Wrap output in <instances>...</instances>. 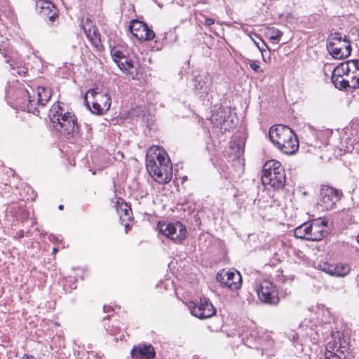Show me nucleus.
<instances>
[{"instance_id": "10", "label": "nucleus", "mask_w": 359, "mask_h": 359, "mask_svg": "<svg viewBox=\"0 0 359 359\" xmlns=\"http://www.w3.org/2000/svg\"><path fill=\"white\" fill-rule=\"evenodd\" d=\"M92 97L91 111L96 114H103L107 112L111 107V101L110 95L107 93L97 92L94 89L88 90L85 97V102L89 107L88 97Z\"/></svg>"}, {"instance_id": "2", "label": "nucleus", "mask_w": 359, "mask_h": 359, "mask_svg": "<svg viewBox=\"0 0 359 359\" xmlns=\"http://www.w3.org/2000/svg\"><path fill=\"white\" fill-rule=\"evenodd\" d=\"M49 119L53 128L65 136H74L79 133L77 117L65 109L61 102L54 103L48 113Z\"/></svg>"}, {"instance_id": "23", "label": "nucleus", "mask_w": 359, "mask_h": 359, "mask_svg": "<svg viewBox=\"0 0 359 359\" xmlns=\"http://www.w3.org/2000/svg\"><path fill=\"white\" fill-rule=\"evenodd\" d=\"M351 271V267L346 264L334 265V276L344 277Z\"/></svg>"}, {"instance_id": "11", "label": "nucleus", "mask_w": 359, "mask_h": 359, "mask_svg": "<svg viewBox=\"0 0 359 359\" xmlns=\"http://www.w3.org/2000/svg\"><path fill=\"white\" fill-rule=\"evenodd\" d=\"M216 279L222 286H226L231 290L239 289L242 283V277L238 271L220 270L216 276Z\"/></svg>"}, {"instance_id": "44", "label": "nucleus", "mask_w": 359, "mask_h": 359, "mask_svg": "<svg viewBox=\"0 0 359 359\" xmlns=\"http://www.w3.org/2000/svg\"><path fill=\"white\" fill-rule=\"evenodd\" d=\"M198 2H201V3H203V4H206L207 3V0H198L197 3Z\"/></svg>"}, {"instance_id": "42", "label": "nucleus", "mask_w": 359, "mask_h": 359, "mask_svg": "<svg viewBox=\"0 0 359 359\" xmlns=\"http://www.w3.org/2000/svg\"><path fill=\"white\" fill-rule=\"evenodd\" d=\"M243 153V149L241 147H238V152L236 153V155L237 156H240L241 154Z\"/></svg>"}, {"instance_id": "43", "label": "nucleus", "mask_w": 359, "mask_h": 359, "mask_svg": "<svg viewBox=\"0 0 359 359\" xmlns=\"http://www.w3.org/2000/svg\"><path fill=\"white\" fill-rule=\"evenodd\" d=\"M355 280H356L357 287L359 290V274L357 276Z\"/></svg>"}, {"instance_id": "8", "label": "nucleus", "mask_w": 359, "mask_h": 359, "mask_svg": "<svg viewBox=\"0 0 359 359\" xmlns=\"http://www.w3.org/2000/svg\"><path fill=\"white\" fill-rule=\"evenodd\" d=\"M157 228L162 234L172 240L177 244H181L187 236L186 226L181 222H159Z\"/></svg>"}, {"instance_id": "15", "label": "nucleus", "mask_w": 359, "mask_h": 359, "mask_svg": "<svg viewBox=\"0 0 359 359\" xmlns=\"http://www.w3.org/2000/svg\"><path fill=\"white\" fill-rule=\"evenodd\" d=\"M36 9L43 18H48L52 25L58 19L59 15L55 5L47 0H39L36 3Z\"/></svg>"}, {"instance_id": "32", "label": "nucleus", "mask_w": 359, "mask_h": 359, "mask_svg": "<svg viewBox=\"0 0 359 359\" xmlns=\"http://www.w3.org/2000/svg\"><path fill=\"white\" fill-rule=\"evenodd\" d=\"M250 67H251L252 69H253L254 72H255L257 73L262 72V70L261 69V67L259 65L257 61H250Z\"/></svg>"}, {"instance_id": "45", "label": "nucleus", "mask_w": 359, "mask_h": 359, "mask_svg": "<svg viewBox=\"0 0 359 359\" xmlns=\"http://www.w3.org/2000/svg\"><path fill=\"white\" fill-rule=\"evenodd\" d=\"M58 209L60 210H62L64 209V205H59Z\"/></svg>"}, {"instance_id": "31", "label": "nucleus", "mask_w": 359, "mask_h": 359, "mask_svg": "<svg viewBox=\"0 0 359 359\" xmlns=\"http://www.w3.org/2000/svg\"><path fill=\"white\" fill-rule=\"evenodd\" d=\"M350 62L353 73L359 75V60H350Z\"/></svg>"}, {"instance_id": "13", "label": "nucleus", "mask_w": 359, "mask_h": 359, "mask_svg": "<svg viewBox=\"0 0 359 359\" xmlns=\"http://www.w3.org/2000/svg\"><path fill=\"white\" fill-rule=\"evenodd\" d=\"M192 304L193 306H190L191 313L198 318H208L216 313V309L208 299H201L200 302L192 303Z\"/></svg>"}, {"instance_id": "40", "label": "nucleus", "mask_w": 359, "mask_h": 359, "mask_svg": "<svg viewBox=\"0 0 359 359\" xmlns=\"http://www.w3.org/2000/svg\"><path fill=\"white\" fill-rule=\"evenodd\" d=\"M282 276V281L283 282H286L287 280H288L289 282H292V280H293V276H290L288 278H285L283 274L281 275Z\"/></svg>"}, {"instance_id": "18", "label": "nucleus", "mask_w": 359, "mask_h": 359, "mask_svg": "<svg viewBox=\"0 0 359 359\" xmlns=\"http://www.w3.org/2000/svg\"><path fill=\"white\" fill-rule=\"evenodd\" d=\"M83 29L86 37L97 50L101 51L104 50L100 34L95 25H92L91 22H86L83 25Z\"/></svg>"}, {"instance_id": "20", "label": "nucleus", "mask_w": 359, "mask_h": 359, "mask_svg": "<svg viewBox=\"0 0 359 359\" xmlns=\"http://www.w3.org/2000/svg\"><path fill=\"white\" fill-rule=\"evenodd\" d=\"M37 103L39 105L44 107L46 103L50 100L52 96V90L48 87H38L37 92Z\"/></svg>"}, {"instance_id": "47", "label": "nucleus", "mask_w": 359, "mask_h": 359, "mask_svg": "<svg viewBox=\"0 0 359 359\" xmlns=\"http://www.w3.org/2000/svg\"><path fill=\"white\" fill-rule=\"evenodd\" d=\"M128 227H129V224H125V228H126V233L128 232Z\"/></svg>"}, {"instance_id": "22", "label": "nucleus", "mask_w": 359, "mask_h": 359, "mask_svg": "<svg viewBox=\"0 0 359 359\" xmlns=\"http://www.w3.org/2000/svg\"><path fill=\"white\" fill-rule=\"evenodd\" d=\"M351 64L350 62V60H347L346 62H343L340 63L339 65H337L334 69H333V74L337 76H344V75H348V74L352 71L351 68Z\"/></svg>"}, {"instance_id": "30", "label": "nucleus", "mask_w": 359, "mask_h": 359, "mask_svg": "<svg viewBox=\"0 0 359 359\" xmlns=\"http://www.w3.org/2000/svg\"><path fill=\"white\" fill-rule=\"evenodd\" d=\"M339 83L336 86L337 88H339L341 90H347L349 86V81L344 79L343 77L339 81Z\"/></svg>"}, {"instance_id": "19", "label": "nucleus", "mask_w": 359, "mask_h": 359, "mask_svg": "<svg viewBox=\"0 0 359 359\" xmlns=\"http://www.w3.org/2000/svg\"><path fill=\"white\" fill-rule=\"evenodd\" d=\"M133 359H154L155 351L151 345L135 346L131 351Z\"/></svg>"}, {"instance_id": "49", "label": "nucleus", "mask_w": 359, "mask_h": 359, "mask_svg": "<svg viewBox=\"0 0 359 359\" xmlns=\"http://www.w3.org/2000/svg\"><path fill=\"white\" fill-rule=\"evenodd\" d=\"M154 1H155L156 2H157V1H156V0H154Z\"/></svg>"}, {"instance_id": "48", "label": "nucleus", "mask_w": 359, "mask_h": 359, "mask_svg": "<svg viewBox=\"0 0 359 359\" xmlns=\"http://www.w3.org/2000/svg\"><path fill=\"white\" fill-rule=\"evenodd\" d=\"M357 241L359 243V233H358V235L357 236Z\"/></svg>"}, {"instance_id": "34", "label": "nucleus", "mask_w": 359, "mask_h": 359, "mask_svg": "<svg viewBox=\"0 0 359 359\" xmlns=\"http://www.w3.org/2000/svg\"><path fill=\"white\" fill-rule=\"evenodd\" d=\"M342 77V76H339L333 74V73L332 74L331 80L335 87L338 85L339 83V81L341 79Z\"/></svg>"}, {"instance_id": "37", "label": "nucleus", "mask_w": 359, "mask_h": 359, "mask_svg": "<svg viewBox=\"0 0 359 359\" xmlns=\"http://www.w3.org/2000/svg\"><path fill=\"white\" fill-rule=\"evenodd\" d=\"M123 58H125V56L119 50L116 51L114 55V60L116 59V60L121 61V60Z\"/></svg>"}, {"instance_id": "16", "label": "nucleus", "mask_w": 359, "mask_h": 359, "mask_svg": "<svg viewBox=\"0 0 359 359\" xmlns=\"http://www.w3.org/2000/svg\"><path fill=\"white\" fill-rule=\"evenodd\" d=\"M194 90L201 97H205L211 88L212 79L208 73L199 74L193 79Z\"/></svg>"}, {"instance_id": "46", "label": "nucleus", "mask_w": 359, "mask_h": 359, "mask_svg": "<svg viewBox=\"0 0 359 359\" xmlns=\"http://www.w3.org/2000/svg\"><path fill=\"white\" fill-rule=\"evenodd\" d=\"M57 248H53V254L55 255L57 252Z\"/></svg>"}, {"instance_id": "4", "label": "nucleus", "mask_w": 359, "mask_h": 359, "mask_svg": "<svg viewBox=\"0 0 359 359\" xmlns=\"http://www.w3.org/2000/svg\"><path fill=\"white\" fill-rule=\"evenodd\" d=\"M261 180L263 184L270 185L274 189H282L286 182V173L283 166L275 160L266 161L263 165Z\"/></svg>"}, {"instance_id": "6", "label": "nucleus", "mask_w": 359, "mask_h": 359, "mask_svg": "<svg viewBox=\"0 0 359 359\" xmlns=\"http://www.w3.org/2000/svg\"><path fill=\"white\" fill-rule=\"evenodd\" d=\"M342 196L341 190L329 185H321L317 205L322 211L333 210Z\"/></svg>"}, {"instance_id": "38", "label": "nucleus", "mask_w": 359, "mask_h": 359, "mask_svg": "<svg viewBox=\"0 0 359 359\" xmlns=\"http://www.w3.org/2000/svg\"><path fill=\"white\" fill-rule=\"evenodd\" d=\"M193 219L195 222V224L198 226H199L201 225V219H200V217L198 216V215L197 214H195L194 216H193Z\"/></svg>"}, {"instance_id": "7", "label": "nucleus", "mask_w": 359, "mask_h": 359, "mask_svg": "<svg viewBox=\"0 0 359 359\" xmlns=\"http://www.w3.org/2000/svg\"><path fill=\"white\" fill-rule=\"evenodd\" d=\"M348 343L339 333L333 335L326 345L325 359H348Z\"/></svg>"}, {"instance_id": "9", "label": "nucleus", "mask_w": 359, "mask_h": 359, "mask_svg": "<svg viewBox=\"0 0 359 359\" xmlns=\"http://www.w3.org/2000/svg\"><path fill=\"white\" fill-rule=\"evenodd\" d=\"M256 292L259 299L265 304L276 306L280 302L276 287L268 280L261 281L256 287Z\"/></svg>"}, {"instance_id": "36", "label": "nucleus", "mask_w": 359, "mask_h": 359, "mask_svg": "<svg viewBox=\"0 0 359 359\" xmlns=\"http://www.w3.org/2000/svg\"><path fill=\"white\" fill-rule=\"evenodd\" d=\"M255 45L257 46V47L258 48V49L259 50V51L263 55V53H264V51H265V49L268 48L265 42L262 41V46H260V45H259L258 43H257V42H255Z\"/></svg>"}, {"instance_id": "17", "label": "nucleus", "mask_w": 359, "mask_h": 359, "mask_svg": "<svg viewBox=\"0 0 359 359\" xmlns=\"http://www.w3.org/2000/svg\"><path fill=\"white\" fill-rule=\"evenodd\" d=\"M310 241H321L327 235V222L320 219L309 222Z\"/></svg>"}, {"instance_id": "24", "label": "nucleus", "mask_w": 359, "mask_h": 359, "mask_svg": "<svg viewBox=\"0 0 359 359\" xmlns=\"http://www.w3.org/2000/svg\"><path fill=\"white\" fill-rule=\"evenodd\" d=\"M124 62L116 60L114 59V62L117 64L118 67L123 71H126L127 74H133V72H130V69L134 68L133 62L131 60H128L126 57L123 58Z\"/></svg>"}, {"instance_id": "25", "label": "nucleus", "mask_w": 359, "mask_h": 359, "mask_svg": "<svg viewBox=\"0 0 359 359\" xmlns=\"http://www.w3.org/2000/svg\"><path fill=\"white\" fill-rule=\"evenodd\" d=\"M24 93H26L28 97V103L27 104V111L29 113H32L34 114L38 115L39 113V111L37 109L36 106H39L37 103V101L36 102L34 100V97L32 98V97L29 95V93L27 90H24Z\"/></svg>"}, {"instance_id": "5", "label": "nucleus", "mask_w": 359, "mask_h": 359, "mask_svg": "<svg viewBox=\"0 0 359 359\" xmlns=\"http://www.w3.org/2000/svg\"><path fill=\"white\" fill-rule=\"evenodd\" d=\"M327 49L335 59L348 57L352 50L349 39L346 36L342 37L339 32L330 33L327 38Z\"/></svg>"}, {"instance_id": "28", "label": "nucleus", "mask_w": 359, "mask_h": 359, "mask_svg": "<svg viewBox=\"0 0 359 359\" xmlns=\"http://www.w3.org/2000/svg\"><path fill=\"white\" fill-rule=\"evenodd\" d=\"M267 35L271 41H279L283 35V32L273 27L267 29Z\"/></svg>"}, {"instance_id": "3", "label": "nucleus", "mask_w": 359, "mask_h": 359, "mask_svg": "<svg viewBox=\"0 0 359 359\" xmlns=\"http://www.w3.org/2000/svg\"><path fill=\"white\" fill-rule=\"evenodd\" d=\"M269 136L273 144L285 154H293L299 149V144L297 135L287 126L274 125L271 126Z\"/></svg>"}, {"instance_id": "29", "label": "nucleus", "mask_w": 359, "mask_h": 359, "mask_svg": "<svg viewBox=\"0 0 359 359\" xmlns=\"http://www.w3.org/2000/svg\"><path fill=\"white\" fill-rule=\"evenodd\" d=\"M349 88L357 89L359 88V75L354 74L349 81Z\"/></svg>"}, {"instance_id": "26", "label": "nucleus", "mask_w": 359, "mask_h": 359, "mask_svg": "<svg viewBox=\"0 0 359 359\" xmlns=\"http://www.w3.org/2000/svg\"><path fill=\"white\" fill-rule=\"evenodd\" d=\"M316 268L318 270L334 276V264H330L327 262L320 261L318 263Z\"/></svg>"}, {"instance_id": "21", "label": "nucleus", "mask_w": 359, "mask_h": 359, "mask_svg": "<svg viewBox=\"0 0 359 359\" xmlns=\"http://www.w3.org/2000/svg\"><path fill=\"white\" fill-rule=\"evenodd\" d=\"M309 231V223L305 222L294 229V235L297 238L310 241Z\"/></svg>"}, {"instance_id": "12", "label": "nucleus", "mask_w": 359, "mask_h": 359, "mask_svg": "<svg viewBox=\"0 0 359 359\" xmlns=\"http://www.w3.org/2000/svg\"><path fill=\"white\" fill-rule=\"evenodd\" d=\"M129 29L132 34L141 41H150L155 37L154 32L147 24L137 19L130 21Z\"/></svg>"}, {"instance_id": "1", "label": "nucleus", "mask_w": 359, "mask_h": 359, "mask_svg": "<svg viewBox=\"0 0 359 359\" xmlns=\"http://www.w3.org/2000/svg\"><path fill=\"white\" fill-rule=\"evenodd\" d=\"M146 168L159 184H168L172 177V165L166 151L158 146L151 147L146 154Z\"/></svg>"}, {"instance_id": "39", "label": "nucleus", "mask_w": 359, "mask_h": 359, "mask_svg": "<svg viewBox=\"0 0 359 359\" xmlns=\"http://www.w3.org/2000/svg\"><path fill=\"white\" fill-rule=\"evenodd\" d=\"M353 149L355 150V152L359 155V140L355 143H352Z\"/></svg>"}, {"instance_id": "27", "label": "nucleus", "mask_w": 359, "mask_h": 359, "mask_svg": "<svg viewBox=\"0 0 359 359\" xmlns=\"http://www.w3.org/2000/svg\"><path fill=\"white\" fill-rule=\"evenodd\" d=\"M350 130L351 135L355 137L353 140V143L359 140V119H353L350 123Z\"/></svg>"}, {"instance_id": "41", "label": "nucleus", "mask_w": 359, "mask_h": 359, "mask_svg": "<svg viewBox=\"0 0 359 359\" xmlns=\"http://www.w3.org/2000/svg\"><path fill=\"white\" fill-rule=\"evenodd\" d=\"M22 359H36L32 355L24 354Z\"/></svg>"}, {"instance_id": "33", "label": "nucleus", "mask_w": 359, "mask_h": 359, "mask_svg": "<svg viewBox=\"0 0 359 359\" xmlns=\"http://www.w3.org/2000/svg\"><path fill=\"white\" fill-rule=\"evenodd\" d=\"M124 206H125V208L123 209V211L124 212V216L126 217V219H130L131 211H132L131 208L127 204H125Z\"/></svg>"}, {"instance_id": "35", "label": "nucleus", "mask_w": 359, "mask_h": 359, "mask_svg": "<svg viewBox=\"0 0 359 359\" xmlns=\"http://www.w3.org/2000/svg\"><path fill=\"white\" fill-rule=\"evenodd\" d=\"M203 17L204 18V25L206 27H210L212 25H213L215 23V20L212 19V18H208L205 15H203Z\"/></svg>"}, {"instance_id": "14", "label": "nucleus", "mask_w": 359, "mask_h": 359, "mask_svg": "<svg viewBox=\"0 0 359 359\" xmlns=\"http://www.w3.org/2000/svg\"><path fill=\"white\" fill-rule=\"evenodd\" d=\"M212 121L224 132L230 130L236 126L231 118L230 109L219 108L217 113L213 114Z\"/></svg>"}]
</instances>
